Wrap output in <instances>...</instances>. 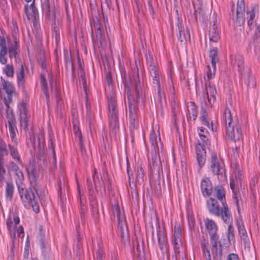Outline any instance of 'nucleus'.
Masks as SVG:
<instances>
[{
	"label": "nucleus",
	"mask_w": 260,
	"mask_h": 260,
	"mask_svg": "<svg viewBox=\"0 0 260 260\" xmlns=\"http://www.w3.org/2000/svg\"><path fill=\"white\" fill-rule=\"evenodd\" d=\"M222 122L224 124L226 135L232 141H239L242 137L241 126L238 123L232 125V117L230 109L226 107L224 109Z\"/></svg>",
	"instance_id": "7ed1b4c3"
},
{
	"label": "nucleus",
	"mask_w": 260,
	"mask_h": 260,
	"mask_svg": "<svg viewBox=\"0 0 260 260\" xmlns=\"http://www.w3.org/2000/svg\"><path fill=\"white\" fill-rule=\"evenodd\" d=\"M188 225L190 232H192L194 230L195 221L193 217L188 214L187 215Z\"/></svg>",
	"instance_id": "3c124183"
},
{
	"label": "nucleus",
	"mask_w": 260,
	"mask_h": 260,
	"mask_svg": "<svg viewBox=\"0 0 260 260\" xmlns=\"http://www.w3.org/2000/svg\"><path fill=\"white\" fill-rule=\"evenodd\" d=\"M41 236H46V231L44 229L43 225H40L39 226V234L38 237H40Z\"/></svg>",
	"instance_id": "338daca9"
},
{
	"label": "nucleus",
	"mask_w": 260,
	"mask_h": 260,
	"mask_svg": "<svg viewBox=\"0 0 260 260\" xmlns=\"http://www.w3.org/2000/svg\"><path fill=\"white\" fill-rule=\"evenodd\" d=\"M8 168L14 172L20 169L17 165L12 161H10L8 164Z\"/></svg>",
	"instance_id": "4d7b16f0"
},
{
	"label": "nucleus",
	"mask_w": 260,
	"mask_h": 260,
	"mask_svg": "<svg viewBox=\"0 0 260 260\" xmlns=\"http://www.w3.org/2000/svg\"><path fill=\"white\" fill-rule=\"evenodd\" d=\"M134 85L135 87L134 91H132L129 87L127 88V96L129 108L130 126L135 128L137 126L138 124V117L135 104L139 102L140 100H142L144 96L142 84L138 73L134 76Z\"/></svg>",
	"instance_id": "f03ea898"
},
{
	"label": "nucleus",
	"mask_w": 260,
	"mask_h": 260,
	"mask_svg": "<svg viewBox=\"0 0 260 260\" xmlns=\"http://www.w3.org/2000/svg\"><path fill=\"white\" fill-rule=\"evenodd\" d=\"M227 260H239L238 255L235 253H230L227 257Z\"/></svg>",
	"instance_id": "69168bd1"
},
{
	"label": "nucleus",
	"mask_w": 260,
	"mask_h": 260,
	"mask_svg": "<svg viewBox=\"0 0 260 260\" xmlns=\"http://www.w3.org/2000/svg\"><path fill=\"white\" fill-rule=\"evenodd\" d=\"M15 174L17 176L16 179V183L17 184H20L24 179V175L22 172L19 169L15 172Z\"/></svg>",
	"instance_id": "09e8293b"
},
{
	"label": "nucleus",
	"mask_w": 260,
	"mask_h": 260,
	"mask_svg": "<svg viewBox=\"0 0 260 260\" xmlns=\"http://www.w3.org/2000/svg\"><path fill=\"white\" fill-rule=\"evenodd\" d=\"M26 170L31 188H32L38 194V192L40 187L38 182L39 178V169L36 167L35 162L32 160L29 161L26 167Z\"/></svg>",
	"instance_id": "0eeeda50"
},
{
	"label": "nucleus",
	"mask_w": 260,
	"mask_h": 260,
	"mask_svg": "<svg viewBox=\"0 0 260 260\" xmlns=\"http://www.w3.org/2000/svg\"><path fill=\"white\" fill-rule=\"evenodd\" d=\"M209 57L211 59L212 66L213 68H214V70H215L216 64L219 60L218 57V49L216 47H214L210 51Z\"/></svg>",
	"instance_id": "f704fd0d"
},
{
	"label": "nucleus",
	"mask_w": 260,
	"mask_h": 260,
	"mask_svg": "<svg viewBox=\"0 0 260 260\" xmlns=\"http://www.w3.org/2000/svg\"><path fill=\"white\" fill-rule=\"evenodd\" d=\"M197 108L193 102H191L187 107V118L189 120L194 121L197 117Z\"/></svg>",
	"instance_id": "cd10ccee"
},
{
	"label": "nucleus",
	"mask_w": 260,
	"mask_h": 260,
	"mask_svg": "<svg viewBox=\"0 0 260 260\" xmlns=\"http://www.w3.org/2000/svg\"><path fill=\"white\" fill-rule=\"evenodd\" d=\"M230 187H231V188L232 189V190L233 191V198L234 199V200L236 201V205H237V210H238V212L239 213H240V208H239L238 200L237 197L236 196V192H235V189H234V183L233 182H230Z\"/></svg>",
	"instance_id": "5fc2aeb1"
},
{
	"label": "nucleus",
	"mask_w": 260,
	"mask_h": 260,
	"mask_svg": "<svg viewBox=\"0 0 260 260\" xmlns=\"http://www.w3.org/2000/svg\"><path fill=\"white\" fill-rule=\"evenodd\" d=\"M17 79L18 85L19 87L24 88L25 85L24 80V70L22 64L19 69V72L17 73Z\"/></svg>",
	"instance_id": "72a5a7b5"
},
{
	"label": "nucleus",
	"mask_w": 260,
	"mask_h": 260,
	"mask_svg": "<svg viewBox=\"0 0 260 260\" xmlns=\"http://www.w3.org/2000/svg\"><path fill=\"white\" fill-rule=\"evenodd\" d=\"M184 238V231L179 223L176 222L174 225L173 242L175 251L176 253H180L182 248Z\"/></svg>",
	"instance_id": "9b49d317"
},
{
	"label": "nucleus",
	"mask_w": 260,
	"mask_h": 260,
	"mask_svg": "<svg viewBox=\"0 0 260 260\" xmlns=\"http://www.w3.org/2000/svg\"><path fill=\"white\" fill-rule=\"evenodd\" d=\"M31 189L33 188L30 187V189L25 190L21 195L23 202H27L29 204L37 200L35 194Z\"/></svg>",
	"instance_id": "393cba45"
},
{
	"label": "nucleus",
	"mask_w": 260,
	"mask_h": 260,
	"mask_svg": "<svg viewBox=\"0 0 260 260\" xmlns=\"http://www.w3.org/2000/svg\"><path fill=\"white\" fill-rule=\"evenodd\" d=\"M49 22L51 23L52 27L53 29L55 35H57V34H59V28L61 25V20L59 17L53 20V21Z\"/></svg>",
	"instance_id": "79ce46f5"
},
{
	"label": "nucleus",
	"mask_w": 260,
	"mask_h": 260,
	"mask_svg": "<svg viewBox=\"0 0 260 260\" xmlns=\"http://www.w3.org/2000/svg\"><path fill=\"white\" fill-rule=\"evenodd\" d=\"M1 81L3 89L7 94V97L4 98V105L0 108L1 112L3 113V110L11 109L9 104L12 102V97L15 93V90L11 82L6 81L2 77H1Z\"/></svg>",
	"instance_id": "9d476101"
},
{
	"label": "nucleus",
	"mask_w": 260,
	"mask_h": 260,
	"mask_svg": "<svg viewBox=\"0 0 260 260\" xmlns=\"http://www.w3.org/2000/svg\"><path fill=\"white\" fill-rule=\"evenodd\" d=\"M17 234L19 237L23 238L24 237V231L22 226H19L17 229Z\"/></svg>",
	"instance_id": "774afa93"
},
{
	"label": "nucleus",
	"mask_w": 260,
	"mask_h": 260,
	"mask_svg": "<svg viewBox=\"0 0 260 260\" xmlns=\"http://www.w3.org/2000/svg\"><path fill=\"white\" fill-rule=\"evenodd\" d=\"M38 240L39 241L42 253L45 256H46L49 249L48 237L47 236H41L38 237Z\"/></svg>",
	"instance_id": "bb28decb"
},
{
	"label": "nucleus",
	"mask_w": 260,
	"mask_h": 260,
	"mask_svg": "<svg viewBox=\"0 0 260 260\" xmlns=\"http://www.w3.org/2000/svg\"><path fill=\"white\" fill-rule=\"evenodd\" d=\"M6 170L4 168V158L3 156H0V181L3 179Z\"/></svg>",
	"instance_id": "8fccbe9b"
},
{
	"label": "nucleus",
	"mask_w": 260,
	"mask_h": 260,
	"mask_svg": "<svg viewBox=\"0 0 260 260\" xmlns=\"http://www.w3.org/2000/svg\"><path fill=\"white\" fill-rule=\"evenodd\" d=\"M235 234H234V229L231 224H230L228 226V238L229 241L230 242L231 240H234Z\"/></svg>",
	"instance_id": "603ef678"
},
{
	"label": "nucleus",
	"mask_w": 260,
	"mask_h": 260,
	"mask_svg": "<svg viewBox=\"0 0 260 260\" xmlns=\"http://www.w3.org/2000/svg\"><path fill=\"white\" fill-rule=\"evenodd\" d=\"M118 220V228L120 230V237L122 242L125 243L128 242L129 237L127 225L125 220L121 219L119 209L117 210Z\"/></svg>",
	"instance_id": "f3484780"
},
{
	"label": "nucleus",
	"mask_w": 260,
	"mask_h": 260,
	"mask_svg": "<svg viewBox=\"0 0 260 260\" xmlns=\"http://www.w3.org/2000/svg\"><path fill=\"white\" fill-rule=\"evenodd\" d=\"M198 134L201 140L206 145L209 143V134L208 131L203 127H200L198 128Z\"/></svg>",
	"instance_id": "c9c22d12"
},
{
	"label": "nucleus",
	"mask_w": 260,
	"mask_h": 260,
	"mask_svg": "<svg viewBox=\"0 0 260 260\" xmlns=\"http://www.w3.org/2000/svg\"><path fill=\"white\" fill-rule=\"evenodd\" d=\"M92 179L94 182V186L95 188H96L97 186H99L101 189L103 188L104 190H105L104 183L102 180V178L99 177L98 175L96 169H94V172L92 175Z\"/></svg>",
	"instance_id": "e433bc0d"
},
{
	"label": "nucleus",
	"mask_w": 260,
	"mask_h": 260,
	"mask_svg": "<svg viewBox=\"0 0 260 260\" xmlns=\"http://www.w3.org/2000/svg\"><path fill=\"white\" fill-rule=\"evenodd\" d=\"M202 123L213 131V123L210 124L209 120L208 119V114L205 109L202 106L201 111V116L200 117Z\"/></svg>",
	"instance_id": "c756f323"
},
{
	"label": "nucleus",
	"mask_w": 260,
	"mask_h": 260,
	"mask_svg": "<svg viewBox=\"0 0 260 260\" xmlns=\"http://www.w3.org/2000/svg\"><path fill=\"white\" fill-rule=\"evenodd\" d=\"M20 126L26 132L28 129V121L30 115L27 112V104L22 102L18 106Z\"/></svg>",
	"instance_id": "4468645a"
},
{
	"label": "nucleus",
	"mask_w": 260,
	"mask_h": 260,
	"mask_svg": "<svg viewBox=\"0 0 260 260\" xmlns=\"http://www.w3.org/2000/svg\"><path fill=\"white\" fill-rule=\"evenodd\" d=\"M179 34L178 35V39L180 42H183L190 40V34L189 30L186 28L185 30L181 25H178Z\"/></svg>",
	"instance_id": "7c9ffc66"
},
{
	"label": "nucleus",
	"mask_w": 260,
	"mask_h": 260,
	"mask_svg": "<svg viewBox=\"0 0 260 260\" xmlns=\"http://www.w3.org/2000/svg\"><path fill=\"white\" fill-rule=\"evenodd\" d=\"M42 10L45 18L48 21L59 17V11L54 3H50L49 0H43L42 2Z\"/></svg>",
	"instance_id": "6e6552de"
},
{
	"label": "nucleus",
	"mask_w": 260,
	"mask_h": 260,
	"mask_svg": "<svg viewBox=\"0 0 260 260\" xmlns=\"http://www.w3.org/2000/svg\"><path fill=\"white\" fill-rule=\"evenodd\" d=\"M207 208L210 214L220 216V207L216 200L209 198L206 202Z\"/></svg>",
	"instance_id": "6ab92c4d"
},
{
	"label": "nucleus",
	"mask_w": 260,
	"mask_h": 260,
	"mask_svg": "<svg viewBox=\"0 0 260 260\" xmlns=\"http://www.w3.org/2000/svg\"><path fill=\"white\" fill-rule=\"evenodd\" d=\"M207 69L208 71L207 72V79L205 78V81H210V80L213 78V77L215 75V70L213 69V72L211 71V68L210 66H207Z\"/></svg>",
	"instance_id": "6e6d98bb"
},
{
	"label": "nucleus",
	"mask_w": 260,
	"mask_h": 260,
	"mask_svg": "<svg viewBox=\"0 0 260 260\" xmlns=\"http://www.w3.org/2000/svg\"><path fill=\"white\" fill-rule=\"evenodd\" d=\"M200 189L204 197H208L212 195L213 187L211 181L209 177H204L200 183Z\"/></svg>",
	"instance_id": "dca6fc26"
},
{
	"label": "nucleus",
	"mask_w": 260,
	"mask_h": 260,
	"mask_svg": "<svg viewBox=\"0 0 260 260\" xmlns=\"http://www.w3.org/2000/svg\"><path fill=\"white\" fill-rule=\"evenodd\" d=\"M245 4L244 0H238L237 4V20L240 25L244 24L245 14Z\"/></svg>",
	"instance_id": "4be33fe9"
},
{
	"label": "nucleus",
	"mask_w": 260,
	"mask_h": 260,
	"mask_svg": "<svg viewBox=\"0 0 260 260\" xmlns=\"http://www.w3.org/2000/svg\"><path fill=\"white\" fill-rule=\"evenodd\" d=\"M38 60L40 65L43 69L46 68V58L44 54H40L39 55Z\"/></svg>",
	"instance_id": "de8ad7c7"
},
{
	"label": "nucleus",
	"mask_w": 260,
	"mask_h": 260,
	"mask_svg": "<svg viewBox=\"0 0 260 260\" xmlns=\"http://www.w3.org/2000/svg\"><path fill=\"white\" fill-rule=\"evenodd\" d=\"M157 236L160 250L165 252L167 249V236L163 228L159 226L157 231Z\"/></svg>",
	"instance_id": "412c9836"
},
{
	"label": "nucleus",
	"mask_w": 260,
	"mask_h": 260,
	"mask_svg": "<svg viewBox=\"0 0 260 260\" xmlns=\"http://www.w3.org/2000/svg\"><path fill=\"white\" fill-rule=\"evenodd\" d=\"M205 226L209 235L217 233V227L214 221L206 218L205 220Z\"/></svg>",
	"instance_id": "473e14b6"
},
{
	"label": "nucleus",
	"mask_w": 260,
	"mask_h": 260,
	"mask_svg": "<svg viewBox=\"0 0 260 260\" xmlns=\"http://www.w3.org/2000/svg\"><path fill=\"white\" fill-rule=\"evenodd\" d=\"M98 246L99 248L96 252V256L94 258L95 260H103L105 256L104 251L100 243H99Z\"/></svg>",
	"instance_id": "a18cd8bd"
},
{
	"label": "nucleus",
	"mask_w": 260,
	"mask_h": 260,
	"mask_svg": "<svg viewBox=\"0 0 260 260\" xmlns=\"http://www.w3.org/2000/svg\"><path fill=\"white\" fill-rule=\"evenodd\" d=\"M215 196L221 204L226 203L225 191L222 186H217L215 188Z\"/></svg>",
	"instance_id": "2f4dec72"
},
{
	"label": "nucleus",
	"mask_w": 260,
	"mask_h": 260,
	"mask_svg": "<svg viewBox=\"0 0 260 260\" xmlns=\"http://www.w3.org/2000/svg\"><path fill=\"white\" fill-rule=\"evenodd\" d=\"M41 84L42 89L44 93L46 95V96L47 97H48V94L47 83L46 81L44 76H43V75H41Z\"/></svg>",
	"instance_id": "49530a36"
},
{
	"label": "nucleus",
	"mask_w": 260,
	"mask_h": 260,
	"mask_svg": "<svg viewBox=\"0 0 260 260\" xmlns=\"http://www.w3.org/2000/svg\"><path fill=\"white\" fill-rule=\"evenodd\" d=\"M209 36L210 41L217 42L219 39V28L216 22H213V23H211Z\"/></svg>",
	"instance_id": "5701e85b"
},
{
	"label": "nucleus",
	"mask_w": 260,
	"mask_h": 260,
	"mask_svg": "<svg viewBox=\"0 0 260 260\" xmlns=\"http://www.w3.org/2000/svg\"><path fill=\"white\" fill-rule=\"evenodd\" d=\"M211 253L214 260H221L222 250L221 243L210 241Z\"/></svg>",
	"instance_id": "aec40b11"
},
{
	"label": "nucleus",
	"mask_w": 260,
	"mask_h": 260,
	"mask_svg": "<svg viewBox=\"0 0 260 260\" xmlns=\"http://www.w3.org/2000/svg\"><path fill=\"white\" fill-rule=\"evenodd\" d=\"M5 65V66L3 68V72L8 77H13L14 75L13 66L12 64H7V63Z\"/></svg>",
	"instance_id": "ea45409f"
},
{
	"label": "nucleus",
	"mask_w": 260,
	"mask_h": 260,
	"mask_svg": "<svg viewBox=\"0 0 260 260\" xmlns=\"http://www.w3.org/2000/svg\"><path fill=\"white\" fill-rule=\"evenodd\" d=\"M247 72L248 78L246 81V83L247 86L249 87L253 88L256 86V82L255 81V79L254 77L250 73L248 69H247Z\"/></svg>",
	"instance_id": "c03bdc74"
},
{
	"label": "nucleus",
	"mask_w": 260,
	"mask_h": 260,
	"mask_svg": "<svg viewBox=\"0 0 260 260\" xmlns=\"http://www.w3.org/2000/svg\"><path fill=\"white\" fill-rule=\"evenodd\" d=\"M237 225L240 238L246 244L248 242L249 238L248 237L247 232L244 228L242 221H238L237 222Z\"/></svg>",
	"instance_id": "c85d7f7f"
},
{
	"label": "nucleus",
	"mask_w": 260,
	"mask_h": 260,
	"mask_svg": "<svg viewBox=\"0 0 260 260\" xmlns=\"http://www.w3.org/2000/svg\"><path fill=\"white\" fill-rule=\"evenodd\" d=\"M212 174L221 180L225 179V169L223 160L217 153L212 152L209 167Z\"/></svg>",
	"instance_id": "423d86ee"
},
{
	"label": "nucleus",
	"mask_w": 260,
	"mask_h": 260,
	"mask_svg": "<svg viewBox=\"0 0 260 260\" xmlns=\"http://www.w3.org/2000/svg\"><path fill=\"white\" fill-rule=\"evenodd\" d=\"M9 150L7 148V145L4 140L0 137V156L4 157V155H8Z\"/></svg>",
	"instance_id": "37998d69"
},
{
	"label": "nucleus",
	"mask_w": 260,
	"mask_h": 260,
	"mask_svg": "<svg viewBox=\"0 0 260 260\" xmlns=\"http://www.w3.org/2000/svg\"><path fill=\"white\" fill-rule=\"evenodd\" d=\"M85 213H86V207H82L81 209H80V217L81 219L82 223L83 224H84L85 222V220H84Z\"/></svg>",
	"instance_id": "680f3d73"
},
{
	"label": "nucleus",
	"mask_w": 260,
	"mask_h": 260,
	"mask_svg": "<svg viewBox=\"0 0 260 260\" xmlns=\"http://www.w3.org/2000/svg\"><path fill=\"white\" fill-rule=\"evenodd\" d=\"M30 205L31 206V207L33 209V210L36 213H38L39 212V210H40L39 206V205H38V203L37 200L34 201V202L30 203Z\"/></svg>",
	"instance_id": "e2e57ef3"
},
{
	"label": "nucleus",
	"mask_w": 260,
	"mask_h": 260,
	"mask_svg": "<svg viewBox=\"0 0 260 260\" xmlns=\"http://www.w3.org/2000/svg\"><path fill=\"white\" fill-rule=\"evenodd\" d=\"M6 112V116L7 119L8 129L12 142L17 144L16 135L18 134V129L16 127V121L15 115L11 109L3 110V113Z\"/></svg>",
	"instance_id": "1a4fd4ad"
},
{
	"label": "nucleus",
	"mask_w": 260,
	"mask_h": 260,
	"mask_svg": "<svg viewBox=\"0 0 260 260\" xmlns=\"http://www.w3.org/2000/svg\"><path fill=\"white\" fill-rule=\"evenodd\" d=\"M24 13L27 19L31 21L35 26L39 24V13L36 5L34 4L25 5Z\"/></svg>",
	"instance_id": "f8f14e48"
},
{
	"label": "nucleus",
	"mask_w": 260,
	"mask_h": 260,
	"mask_svg": "<svg viewBox=\"0 0 260 260\" xmlns=\"http://www.w3.org/2000/svg\"><path fill=\"white\" fill-rule=\"evenodd\" d=\"M150 59V60L147 61V63L149 65V73L152 78L153 83L156 85L157 89V92L158 94H160L161 91V85H160V77L159 73V69Z\"/></svg>",
	"instance_id": "ddd939ff"
},
{
	"label": "nucleus",
	"mask_w": 260,
	"mask_h": 260,
	"mask_svg": "<svg viewBox=\"0 0 260 260\" xmlns=\"http://www.w3.org/2000/svg\"><path fill=\"white\" fill-rule=\"evenodd\" d=\"M222 208L220 209V216H221L222 220L226 223H229L232 220L231 214L229 210L228 206L226 203L222 204Z\"/></svg>",
	"instance_id": "a878e982"
},
{
	"label": "nucleus",
	"mask_w": 260,
	"mask_h": 260,
	"mask_svg": "<svg viewBox=\"0 0 260 260\" xmlns=\"http://www.w3.org/2000/svg\"><path fill=\"white\" fill-rule=\"evenodd\" d=\"M136 177V180L139 184H141L144 182L145 179V173L144 170L141 166L137 167Z\"/></svg>",
	"instance_id": "4c0bfd02"
},
{
	"label": "nucleus",
	"mask_w": 260,
	"mask_h": 260,
	"mask_svg": "<svg viewBox=\"0 0 260 260\" xmlns=\"http://www.w3.org/2000/svg\"><path fill=\"white\" fill-rule=\"evenodd\" d=\"M19 40L14 37L13 42L7 47L6 39L0 36V62L2 64H5L7 62V55H8L10 58L16 57L19 51Z\"/></svg>",
	"instance_id": "20e7f679"
},
{
	"label": "nucleus",
	"mask_w": 260,
	"mask_h": 260,
	"mask_svg": "<svg viewBox=\"0 0 260 260\" xmlns=\"http://www.w3.org/2000/svg\"><path fill=\"white\" fill-rule=\"evenodd\" d=\"M76 136V137L78 139L79 141V144L80 145V147L81 149H83V141H82V136L81 133H79L77 135H75Z\"/></svg>",
	"instance_id": "0e129e2a"
},
{
	"label": "nucleus",
	"mask_w": 260,
	"mask_h": 260,
	"mask_svg": "<svg viewBox=\"0 0 260 260\" xmlns=\"http://www.w3.org/2000/svg\"><path fill=\"white\" fill-rule=\"evenodd\" d=\"M231 63L235 68H237L238 71L242 75L244 69L243 57L239 55L231 57Z\"/></svg>",
	"instance_id": "b1692460"
},
{
	"label": "nucleus",
	"mask_w": 260,
	"mask_h": 260,
	"mask_svg": "<svg viewBox=\"0 0 260 260\" xmlns=\"http://www.w3.org/2000/svg\"><path fill=\"white\" fill-rule=\"evenodd\" d=\"M10 152L12 158L18 163L21 164V160L17 149L13 146L9 145Z\"/></svg>",
	"instance_id": "a19ab883"
},
{
	"label": "nucleus",
	"mask_w": 260,
	"mask_h": 260,
	"mask_svg": "<svg viewBox=\"0 0 260 260\" xmlns=\"http://www.w3.org/2000/svg\"><path fill=\"white\" fill-rule=\"evenodd\" d=\"M108 107L109 125L116 132L119 127V121L117 101L114 92H112L108 96Z\"/></svg>",
	"instance_id": "39448f33"
},
{
	"label": "nucleus",
	"mask_w": 260,
	"mask_h": 260,
	"mask_svg": "<svg viewBox=\"0 0 260 260\" xmlns=\"http://www.w3.org/2000/svg\"><path fill=\"white\" fill-rule=\"evenodd\" d=\"M95 28L96 29V36L97 37H102V27L101 24L97 23L95 25Z\"/></svg>",
	"instance_id": "bf43d9fd"
},
{
	"label": "nucleus",
	"mask_w": 260,
	"mask_h": 260,
	"mask_svg": "<svg viewBox=\"0 0 260 260\" xmlns=\"http://www.w3.org/2000/svg\"><path fill=\"white\" fill-rule=\"evenodd\" d=\"M150 141L152 146L151 156L149 160L151 188L155 194L159 197L161 194L160 178V175L162 173V161L160 155L159 144L161 156L163 157L162 144L160 138L159 137L158 141L156 136L153 134L150 135Z\"/></svg>",
	"instance_id": "f257e3e1"
},
{
	"label": "nucleus",
	"mask_w": 260,
	"mask_h": 260,
	"mask_svg": "<svg viewBox=\"0 0 260 260\" xmlns=\"http://www.w3.org/2000/svg\"><path fill=\"white\" fill-rule=\"evenodd\" d=\"M14 187L11 183L7 182L6 186V198L8 201H11L14 193Z\"/></svg>",
	"instance_id": "58836bf2"
},
{
	"label": "nucleus",
	"mask_w": 260,
	"mask_h": 260,
	"mask_svg": "<svg viewBox=\"0 0 260 260\" xmlns=\"http://www.w3.org/2000/svg\"><path fill=\"white\" fill-rule=\"evenodd\" d=\"M7 228L8 229V230L9 231H14L15 228H16V225H15V224L13 222V221L11 220V218H9V219H8L7 220Z\"/></svg>",
	"instance_id": "13d9d810"
},
{
	"label": "nucleus",
	"mask_w": 260,
	"mask_h": 260,
	"mask_svg": "<svg viewBox=\"0 0 260 260\" xmlns=\"http://www.w3.org/2000/svg\"><path fill=\"white\" fill-rule=\"evenodd\" d=\"M127 175H128V177L129 186L131 190V193H133L135 191V185L134 183H133V185H132L131 178L132 177L133 178V174L132 172L130 173V171H129L128 167H127ZM132 183H133V181H132Z\"/></svg>",
	"instance_id": "864d4df0"
},
{
	"label": "nucleus",
	"mask_w": 260,
	"mask_h": 260,
	"mask_svg": "<svg viewBox=\"0 0 260 260\" xmlns=\"http://www.w3.org/2000/svg\"><path fill=\"white\" fill-rule=\"evenodd\" d=\"M210 235V241L217 242L218 244L221 243L220 241L219 240V238L217 233L211 234Z\"/></svg>",
	"instance_id": "052dcab7"
},
{
	"label": "nucleus",
	"mask_w": 260,
	"mask_h": 260,
	"mask_svg": "<svg viewBox=\"0 0 260 260\" xmlns=\"http://www.w3.org/2000/svg\"><path fill=\"white\" fill-rule=\"evenodd\" d=\"M206 93L204 95V98L207 99V101H205V104L206 106L212 107L216 98V90L214 86H212L210 82L205 81Z\"/></svg>",
	"instance_id": "2eb2a0df"
},
{
	"label": "nucleus",
	"mask_w": 260,
	"mask_h": 260,
	"mask_svg": "<svg viewBox=\"0 0 260 260\" xmlns=\"http://www.w3.org/2000/svg\"><path fill=\"white\" fill-rule=\"evenodd\" d=\"M197 159L200 168H202L206 162V152L205 146L200 143H198L196 146Z\"/></svg>",
	"instance_id": "a211bd4d"
}]
</instances>
